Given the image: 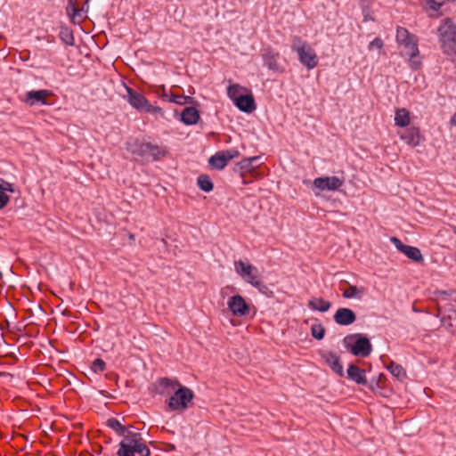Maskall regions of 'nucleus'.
<instances>
[{"mask_svg":"<svg viewBox=\"0 0 456 456\" xmlns=\"http://www.w3.org/2000/svg\"><path fill=\"white\" fill-rule=\"evenodd\" d=\"M126 149L132 154L151 162L159 160L168 153L165 146L153 144L151 142L139 141L138 139L127 142Z\"/></svg>","mask_w":456,"mask_h":456,"instance_id":"obj_2","label":"nucleus"},{"mask_svg":"<svg viewBox=\"0 0 456 456\" xmlns=\"http://www.w3.org/2000/svg\"><path fill=\"white\" fill-rule=\"evenodd\" d=\"M292 50L298 54L300 62L308 69H312L317 66L318 59L314 49L300 37H295L292 40Z\"/></svg>","mask_w":456,"mask_h":456,"instance_id":"obj_7","label":"nucleus"},{"mask_svg":"<svg viewBox=\"0 0 456 456\" xmlns=\"http://www.w3.org/2000/svg\"><path fill=\"white\" fill-rule=\"evenodd\" d=\"M53 95V93L46 89L31 90L25 94L23 102L29 106L47 105V99Z\"/></svg>","mask_w":456,"mask_h":456,"instance_id":"obj_11","label":"nucleus"},{"mask_svg":"<svg viewBox=\"0 0 456 456\" xmlns=\"http://www.w3.org/2000/svg\"><path fill=\"white\" fill-rule=\"evenodd\" d=\"M130 239L134 240V235L133 234L130 235Z\"/></svg>","mask_w":456,"mask_h":456,"instance_id":"obj_41","label":"nucleus"},{"mask_svg":"<svg viewBox=\"0 0 456 456\" xmlns=\"http://www.w3.org/2000/svg\"><path fill=\"white\" fill-rule=\"evenodd\" d=\"M160 387L164 388L175 389L174 395L169 398L167 406L171 411L183 412L191 404L194 397V393L189 387L182 386L176 379H171L168 378H162L159 380Z\"/></svg>","mask_w":456,"mask_h":456,"instance_id":"obj_1","label":"nucleus"},{"mask_svg":"<svg viewBox=\"0 0 456 456\" xmlns=\"http://www.w3.org/2000/svg\"><path fill=\"white\" fill-rule=\"evenodd\" d=\"M322 358L336 374H338L339 377L344 375L343 366L339 358L336 354L328 352L322 354Z\"/></svg>","mask_w":456,"mask_h":456,"instance_id":"obj_19","label":"nucleus"},{"mask_svg":"<svg viewBox=\"0 0 456 456\" xmlns=\"http://www.w3.org/2000/svg\"><path fill=\"white\" fill-rule=\"evenodd\" d=\"M333 318L336 323L343 326H347L355 322L356 315L353 310L342 307L338 308L336 311Z\"/></svg>","mask_w":456,"mask_h":456,"instance_id":"obj_15","label":"nucleus"},{"mask_svg":"<svg viewBox=\"0 0 456 456\" xmlns=\"http://www.w3.org/2000/svg\"><path fill=\"white\" fill-rule=\"evenodd\" d=\"M383 47V41L377 37L370 43L369 49L371 50L373 48L381 49Z\"/></svg>","mask_w":456,"mask_h":456,"instance_id":"obj_37","label":"nucleus"},{"mask_svg":"<svg viewBox=\"0 0 456 456\" xmlns=\"http://www.w3.org/2000/svg\"><path fill=\"white\" fill-rule=\"evenodd\" d=\"M150 456L151 451L145 444L142 434L133 430L128 431L119 444L118 456Z\"/></svg>","mask_w":456,"mask_h":456,"instance_id":"obj_3","label":"nucleus"},{"mask_svg":"<svg viewBox=\"0 0 456 456\" xmlns=\"http://www.w3.org/2000/svg\"><path fill=\"white\" fill-rule=\"evenodd\" d=\"M199 118V111L194 107H186L181 114V120L186 125H194Z\"/></svg>","mask_w":456,"mask_h":456,"instance_id":"obj_22","label":"nucleus"},{"mask_svg":"<svg viewBox=\"0 0 456 456\" xmlns=\"http://www.w3.org/2000/svg\"><path fill=\"white\" fill-rule=\"evenodd\" d=\"M387 369L390 371V373L398 379L399 380H403L406 377V372L404 369L400 365L394 362H391Z\"/></svg>","mask_w":456,"mask_h":456,"instance_id":"obj_29","label":"nucleus"},{"mask_svg":"<svg viewBox=\"0 0 456 456\" xmlns=\"http://www.w3.org/2000/svg\"><path fill=\"white\" fill-rule=\"evenodd\" d=\"M410 112L404 109H398L395 111V123L396 126L401 127H405L410 124Z\"/></svg>","mask_w":456,"mask_h":456,"instance_id":"obj_27","label":"nucleus"},{"mask_svg":"<svg viewBox=\"0 0 456 456\" xmlns=\"http://www.w3.org/2000/svg\"><path fill=\"white\" fill-rule=\"evenodd\" d=\"M344 183V181L337 176H323L315 178L313 182L314 189L319 191H336Z\"/></svg>","mask_w":456,"mask_h":456,"instance_id":"obj_12","label":"nucleus"},{"mask_svg":"<svg viewBox=\"0 0 456 456\" xmlns=\"http://www.w3.org/2000/svg\"><path fill=\"white\" fill-rule=\"evenodd\" d=\"M234 270L247 283L256 289H260L262 286L263 283L259 272L251 264L242 260L234 261Z\"/></svg>","mask_w":456,"mask_h":456,"instance_id":"obj_8","label":"nucleus"},{"mask_svg":"<svg viewBox=\"0 0 456 456\" xmlns=\"http://www.w3.org/2000/svg\"><path fill=\"white\" fill-rule=\"evenodd\" d=\"M347 375L349 379L355 381L357 384L364 385L367 383L364 370L354 364L349 365L347 369Z\"/></svg>","mask_w":456,"mask_h":456,"instance_id":"obj_23","label":"nucleus"},{"mask_svg":"<svg viewBox=\"0 0 456 456\" xmlns=\"http://www.w3.org/2000/svg\"><path fill=\"white\" fill-rule=\"evenodd\" d=\"M454 232H455V234H456V229L454 230Z\"/></svg>","mask_w":456,"mask_h":456,"instance_id":"obj_42","label":"nucleus"},{"mask_svg":"<svg viewBox=\"0 0 456 456\" xmlns=\"http://www.w3.org/2000/svg\"><path fill=\"white\" fill-rule=\"evenodd\" d=\"M234 105L241 111L251 113L256 110V103L253 95L248 92L235 101Z\"/></svg>","mask_w":456,"mask_h":456,"instance_id":"obj_17","label":"nucleus"},{"mask_svg":"<svg viewBox=\"0 0 456 456\" xmlns=\"http://www.w3.org/2000/svg\"><path fill=\"white\" fill-rule=\"evenodd\" d=\"M308 306L312 310L324 313V312H327L330 308L331 304L329 301H326L322 297H312L308 301Z\"/></svg>","mask_w":456,"mask_h":456,"instance_id":"obj_24","label":"nucleus"},{"mask_svg":"<svg viewBox=\"0 0 456 456\" xmlns=\"http://www.w3.org/2000/svg\"><path fill=\"white\" fill-rule=\"evenodd\" d=\"M259 159V157L246 158L236 164L235 171L240 172L241 175L244 173H251L255 170V164Z\"/></svg>","mask_w":456,"mask_h":456,"instance_id":"obj_21","label":"nucleus"},{"mask_svg":"<svg viewBox=\"0 0 456 456\" xmlns=\"http://www.w3.org/2000/svg\"><path fill=\"white\" fill-rule=\"evenodd\" d=\"M61 39L69 45H74V37L71 32L69 30L61 31Z\"/></svg>","mask_w":456,"mask_h":456,"instance_id":"obj_36","label":"nucleus"},{"mask_svg":"<svg viewBox=\"0 0 456 456\" xmlns=\"http://www.w3.org/2000/svg\"><path fill=\"white\" fill-rule=\"evenodd\" d=\"M228 309L234 316H245L249 313V305L242 296L234 295L227 302Z\"/></svg>","mask_w":456,"mask_h":456,"instance_id":"obj_13","label":"nucleus"},{"mask_svg":"<svg viewBox=\"0 0 456 456\" xmlns=\"http://www.w3.org/2000/svg\"><path fill=\"white\" fill-rule=\"evenodd\" d=\"M107 426L116 431L119 436H126V434L128 431H131L134 428L133 426H129L127 428H125L118 419L111 418L107 420Z\"/></svg>","mask_w":456,"mask_h":456,"instance_id":"obj_28","label":"nucleus"},{"mask_svg":"<svg viewBox=\"0 0 456 456\" xmlns=\"http://www.w3.org/2000/svg\"><path fill=\"white\" fill-rule=\"evenodd\" d=\"M414 38L413 35H411L409 31L404 28H398L396 30V41L400 47L403 45L408 41Z\"/></svg>","mask_w":456,"mask_h":456,"instance_id":"obj_31","label":"nucleus"},{"mask_svg":"<svg viewBox=\"0 0 456 456\" xmlns=\"http://www.w3.org/2000/svg\"><path fill=\"white\" fill-rule=\"evenodd\" d=\"M67 12L75 21V19L77 17H81L82 9H79L77 6L74 4L72 0H69L67 6Z\"/></svg>","mask_w":456,"mask_h":456,"instance_id":"obj_34","label":"nucleus"},{"mask_svg":"<svg viewBox=\"0 0 456 456\" xmlns=\"http://www.w3.org/2000/svg\"><path fill=\"white\" fill-rule=\"evenodd\" d=\"M197 184L205 192H209L214 188L211 179L207 175H200L197 179Z\"/></svg>","mask_w":456,"mask_h":456,"instance_id":"obj_30","label":"nucleus"},{"mask_svg":"<svg viewBox=\"0 0 456 456\" xmlns=\"http://www.w3.org/2000/svg\"><path fill=\"white\" fill-rule=\"evenodd\" d=\"M162 99L164 101H168L170 102H174L179 105H184L191 102V98L190 96H185L182 94H177L174 93H166L162 94Z\"/></svg>","mask_w":456,"mask_h":456,"instance_id":"obj_25","label":"nucleus"},{"mask_svg":"<svg viewBox=\"0 0 456 456\" xmlns=\"http://www.w3.org/2000/svg\"><path fill=\"white\" fill-rule=\"evenodd\" d=\"M248 92V88L241 86L239 84H232L227 88L228 97L234 102L237 101V98L246 94Z\"/></svg>","mask_w":456,"mask_h":456,"instance_id":"obj_26","label":"nucleus"},{"mask_svg":"<svg viewBox=\"0 0 456 456\" xmlns=\"http://www.w3.org/2000/svg\"><path fill=\"white\" fill-rule=\"evenodd\" d=\"M106 368V363L104 362V361L101 358H97L95 359L93 363H92V366H91V369L94 371V372H102Z\"/></svg>","mask_w":456,"mask_h":456,"instance_id":"obj_35","label":"nucleus"},{"mask_svg":"<svg viewBox=\"0 0 456 456\" xmlns=\"http://www.w3.org/2000/svg\"><path fill=\"white\" fill-rule=\"evenodd\" d=\"M226 289H230V290H231V292H234V291H235V289H235L234 287H232V286H227V287H226Z\"/></svg>","mask_w":456,"mask_h":456,"instance_id":"obj_40","label":"nucleus"},{"mask_svg":"<svg viewBox=\"0 0 456 456\" xmlns=\"http://www.w3.org/2000/svg\"><path fill=\"white\" fill-rule=\"evenodd\" d=\"M239 156L240 151L236 149L220 151L209 158L208 164L214 169L222 170L226 167L230 160Z\"/></svg>","mask_w":456,"mask_h":456,"instance_id":"obj_9","label":"nucleus"},{"mask_svg":"<svg viewBox=\"0 0 456 456\" xmlns=\"http://www.w3.org/2000/svg\"><path fill=\"white\" fill-rule=\"evenodd\" d=\"M363 293V289L357 288L356 286L350 285L348 289L343 291V297L346 298L357 297L360 298Z\"/></svg>","mask_w":456,"mask_h":456,"instance_id":"obj_32","label":"nucleus"},{"mask_svg":"<svg viewBox=\"0 0 456 456\" xmlns=\"http://www.w3.org/2000/svg\"><path fill=\"white\" fill-rule=\"evenodd\" d=\"M311 334L314 338L321 340L324 338L325 329L321 323L313 324L311 327Z\"/></svg>","mask_w":456,"mask_h":456,"instance_id":"obj_33","label":"nucleus"},{"mask_svg":"<svg viewBox=\"0 0 456 456\" xmlns=\"http://www.w3.org/2000/svg\"><path fill=\"white\" fill-rule=\"evenodd\" d=\"M262 57L264 60V64L270 69L273 71H280L281 67L279 65L278 60L280 57L279 53L274 52L273 50L267 48L265 49L262 53Z\"/></svg>","mask_w":456,"mask_h":456,"instance_id":"obj_18","label":"nucleus"},{"mask_svg":"<svg viewBox=\"0 0 456 456\" xmlns=\"http://www.w3.org/2000/svg\"><path fill=\"white\" fill-rule=\"evenodd\" d=\"M343 343L346 350L355 356L367 357L372 349L370 340L362 334L347 335Z\"/></svg>","mask_w":456,"mask_h":456,"instance_id":"obj_6","label":"nucleus"},{"mask_svg":"<svg viewBox=\"0 0 456 456\" xmlns=\"http://www.w3.org/2000/svg\"><path fill=\"white\" fill-rule=\"evenodd\" d=\"M390 241L394 244L398 251L404 254L411 260L416 263H422L424 261L421 251L418 248L404 245L397 237L395 236L390 238Z\"/></svg>","mask_w":456,"mask_h":456,"instance_id":"obj_10","label":"nucleus"},{"mask_svg":"<svg viewBox=\"0 0 456 456\" xmlns=\"http://www.w3.org/2000/svg\"><path fill=\"white\" fill-rule=\"evenodd\" d=\"M400 138L411 147L418 146L420 143V142L423 140V137L420 134L419 129L415 126L407 128L403 133H401Z\"/></svg>","mask_w":456,"mask_h":456,"instance_id":"obj_16","label":"nucleus"},{"mask_svg":"<svg viewBox=\"0 0 456 456\" xmlns=\"http://www.w3.org/2000/svg\"><path fill=\"white\" fill-rule=\"evenodd\" d=\"M124 86L126 91V95H124V98L126 99L132 107L139 111L163 116L161 108L150 104L149 101L142 94L134 91L131 87L126 85Z\"/></svg>","mask_w":456,"mask_h":456,"instance_id":"obj_5","label":"nucleus"},{"mask_svg":"<svg viewBox=\"0 0 456 456\" xmlns=\"http://www.w3.org/2000/svg\"><path fill=\"white\" fill-rule=\"evenodd\" d=\"M429 2L431 3V8L434 10H438L442 5V4L437 3L434 0H429Z\"/></svg>","mask_w":456,"mask_h":456,"instance_id":"obj_38","label":"nucleus"},{"mask_svg":"<svg viewBox=\"0 0 456 456\" xmlns=\"http://www.w3.org/2000/svg\"><path fill=\"white\" fill-rule=\"evenodd\" d=\"M451 123L454 126H456V112L453 114L451 119Z\"/></svg>","mask_w":456,"mask_h":456,"instance_id":"obj_39","label":"nucleus"},{"mask_svg":"<svg viewBox=\"0 0 456 456\" xmlns=\"http://www.w3.org/2000/svg\"><path fill=\"white\" fill-rule=\"evenodd\" d=\"M401 48V54L409 57L411 66L417 69L419 67V62L413 60L419 55V48L415 37L405 43Z\"/></svg>","mask_w":456,"mask_h":456,"instance_id":"obj_14","label":"nucleus"},{"mask_svg":"<svg viewBox=\"0 0 456 456\" xmlns=\"http://www.w3.org/2000/svg\"><path fill=\"white\" fill-rule=\"evenodd\" d=\"M6 192H15V188L12 183L0 178V209L9 203L10 198Z\"/></svg>","mask_w":456,"mask_h":456,"instance_id":"obj_20","label":"nucleus"},{"mask_svg":"<svg viewBox=\"0 0 456 456\" xmlns=\"http://www.w3.org/2000/svg\"><path fill=\"white\" fill-rule=\"evenodd\" d=\"M438 36L444 53L456 55V26L451 19H445L440 24Z\"/></svg>","mask_w":456,"mask_h":456,"instance_id":"obj_4","label":"nucleus"}]
</instances>
